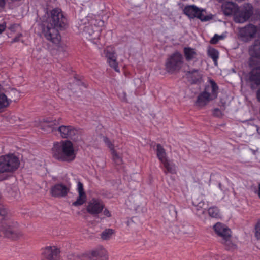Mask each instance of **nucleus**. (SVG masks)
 I'll return each instance as SVG.
<instances>
[{
    "label": "nucleus",
    "mask_w": 260,
    "mask_h": 260,
    "mask_svg": "<svg viewBox=\"0 0 260 260\" xmlns=\"http://www.w3.org/2000/svg\"><path fill=\"white\" fill-rule=\"evenodd\" d=\"M48 22L47 26L43 27L42 32L46 39L57 44L61 39L58 29L65 28L67 19L61 9L55 8L51 11Z\"/></svg>",
    "instance_id": "obj_1"
},
{
    "label": "nucleus",
    "mask_w": 260,
    "mask_h": 260,
    "mask_svg": "<svg viewBox=\"0 0 260 260\" xmlns=\"http://www.w3.org/2000/svg\"><path fill=\"white\" fill-rule=\"evenodd\" d=\"M0 216H2L1 222L0 234L8 238L16 240L23 235L18 224L14 221L11 215L8 212L4 205L0 204Z\"/></svg>",
    "instance_id": "obj_2"
},
{
    "label": "nucleus",
    "mask_w": 260,
    "mask_h": 260,
    "mask_svg": "<svg viewBox=\"0 0 260 260\" xmlns=\"http://www.w3.org/2000/svg\"><path fill=\"white\" fill-rule=\"evenodd\" d=\"M52 154L54 159L67 162L73 161L76 156L73 143L67 140L55 142L52 148Z\"/></svg>",
    "instance_id": "obj_3"
},
{
    "label": "nucleus",
    "mask_w": 260,
    "mask_h": 260,
    "mask_svg": "<svg viewBox=\"0 0 260 260\" xmlns=\"http://www.w3.org/2000/svg\"><path fill=\"white\" fill-rule=\"evenodd\" d=\"M209 82L211 86H205L204 91L197 96L195 104L198 107H204L217 98L219 89L218 85L213 79H210Z\"/></svg>",
    "instance_id": "obj_4"
},
{
    "label": "nucleus",
    "mask_w": 260,
    "mask_h": 260,
    "mask_svg": "<svg viewBox=\"0 0 260 260\" xmlns=\"http://www.w3.org/2000/svg\"><path fill=\"white\" fill-rule=\"evenodd\" d=\"M156 153L158 159L160 162V168L165 174L168 173L176 174L177 166L167 156V154L164 147L160 144L156 145Z\"/></svg>",
    "instance_id": "obj_5"
},
{
    "label": "nucleus",
    "mask_w": 260,
    "mask_h": 260,
    "mask_svg": "<svg viewBox=\"0 0 260 260\" xmlns=\"http://www.w3.org/2000/svg\"><path fill=\"white\" fill-rule=\"evenodd\" d=\"M20 166L19 158L14 153L0 155V174L12 173Z\"/></svg>",
    "instance_id": "obj_6"
},
{
    "label": "nucleus",
    "mask_w": 260,
    "mask_h": 260,
    "mask_svg": "<svg viewBox=\"0 0 260 260\" xmlns=\"http://www.w3.org/2000/svg\"><path fill=\"white\" fill-rule=\"evenodd\" d=\"M213 229L217 236L222 238V243L226 250H234L236 249V245L231 240L232 232L230 228L221 222H217L213 226Z\"/></svg>",
    "instance_id": "obj_7"
},
{
    "label": "nucleus",
    "mask_w": 260,
    "mask_h": 260,
    "mask_svg": "<svg viewBox=\"0 0 260 260\" xmlns=\"http://www.w3.org/2000/svg\"><path fill=\"white\" fill-rule=\"evenodd\" d=\"M182 55L178 51H175L167 59L165 67L167 72L173 73L179 71L183 64Z\"/></svg>",
    "instance_id": "obj_8"
},
{
    "label": "nucleus",
    "mask_w": 260,
    "mask_h": 260,
    "mask_svg": "<svg viewBox=\"0 0 260 260\" xmlns=\"http://www.w3.org/2000/svg\"><path fill=\"white\" fill-rule=\"evenodd\" d=\"M253 14V7L251 4L245 3L238 7L234 20L236 23H243L248 21Z\"/></svg>",
    "instance_id": "obj_9"
},
{
    "label": "nucleus",
    "mask_w": 260,
    "mask_h": 260,
    "mask_svg": "<svg viewBox=\"0 0 260 260\" xmlns=\"http://www.w3.org/2000/svg\"><path fill=\"white\" fill-rule=\"evenodd\" d=\"M96 20H92L90 25L84 27L83 32L85 37L93 43L102 45L100 38L101 29L96 26Z\"/></svg>",
    "instance_id": "obj_10"
},
{
    "label": "nucleus",
    "mask_w": 260,
    "mask_h": 260,
    "mask_svg": "<svg viewBox=\"0 0 260 260\" xmlns=\"http://www.w3.org/2000/svg\"><path fill=\"white\" fill-rule=\"evenodd\" d=\"M258 32L257 26L248 24L239 29V37L245 42H248L256 37Z\"/></svg>",
    "instance_id": "obj_11"
},
{
    "label": "nucleus",
    "mask_w": 260,
    "mask_h": 260,
    "mask_svg": "<svg viewBox=\"0 0 260 260\" xmlns=\"http://www.w3.org/2000/svg\"><path fill=\"white\" fill-rule=\"evenodd\" d=\"M183 11L184 14L190 19L197 18L202 21H206L209 20L207 16H204L203 14L202 11L195 6H186Z\"/></svg>",
    "instance_id": "obj_12"
},
{
    "label": "nucleus",
    "mask_w": 260,
    "mask_h": 260,
    "mask_svg": "<svg viewBox=\"0 0 260 260\" xmlns=\"http://www.w3.org/2000/svg\"><path fill=\"white\" fill-rule=\"evenodd\" d=\"M70 190L69 185L60 182L52 186L50 189V194L53 197L60 198L66 197Z\"/></svg>",
    "instance_id": "obj_13"
},
{
    "label": "nucleus",
    "mask_w": 260,
    "mask_h": 260,
    "mask_svg": "<svg viewBox=\"0 0 260 260\" xmlns=\"http://www.w3.org/2000/svg\"><path fill=\"white\" fill-rule=\"evenodd\" d=\"M104 53L107 58V62L110 67L112 68L116 72L119 73L120 68L117 62L116 53L114 47L109 46L104 49Z\"/></svg>",
    "instance_id": "obj_14"
},
{
    "label": "nucleus",
    "mask_w": 260,
    "mask_h": 260,
    "mask_svg": "<svg viewBox=\"0 0 260 260\" xmlns=\"http://www.w3.org/2000/svg\"><path fill=\"white\" fill-rule=\"evenodd\" d=\"M58 131L62 138H69L73 140H76L80 134V132L72 126L62 125L58 128Z\"/></svg>",
    "instance_id": "obj_15"
},
{
    "label": "nucleus",
    "mask_w": 260,
    "mask_h": 260,
    "mask_svg": "<svg viewBox=\"0 0 260 260\" xmlns=\"http://www.w3.org/2000/svg\"><path fill=\"white\" fill-rule=\"evenodd\" d=\"M104 207L105 205L102 200L93 198L88 202L86 210L89 214L95 215L100 213L103 210Z\"/></svg>",
    "instance_id": "obj_16"
},
{
    "label": "nucleus",
    "mask_w": 260,
    "mask_h": 260,
    "mask_svg": "<svg viewBox=\"0 0 260 260\" xmlns=\"http://www.w3.org/2000/svg\"><path fill=\"white\" fill-rule=\"evenodd\" d=\"M60 250L55 246H47L42 249V260H58Z\"/></svg>",
    "instance_id": "obj_17"
},
{
    "label": "nucleus",
    "mask_w": 260,
    "mask_h": 260,
    "mask_svg": "<svg viewBox=\"0 0 260 260\" xmlns=\"http://www.w3.org/2000/svg\"><path fill=\"white\" fill-rule=\"evenodd\" d=\"M90 260H108V253L106 249L99 246L91 250L88 254Z\"/></svg>",
    "instance_id": "obj_18"
},
{
    "label": "nucleus",
    "mask_w": 260,
    "mask_h": 260,
    "mask_svg": "<svg viewBox=\"0 0 260 260\" xmlns=\"http://www.w3.org/2000/svg\"><path fill=\"white\" fill-rule=\"evenodd\" d=\"M249 54L250 56L249 65L250 67L255 66L253 58L260 60V41H255L249 48Z\"/></svg>",
    "instance_id": "obj_19"
},
{
    "label": "nucleus",
    "mask_w": 260,
    "mask_h": 260,
    "mask_svg": "<svg viewBox=\"0 0 260 260\" xmlns=\"http://www.w3.org/2000/svg\"><path fill=\"white\" fill-rule=\"evenodd\" d=\"M103 141L107 146L110 149L112 156V159L114 163L117 166L121 165L122 164V159L114 149L113 144L106 137H103Z\"/></svg>",
    "instance_id": "obj_20"
},
{
    "label": "nucleus",
    "mask_w": 260,
    "mask_h": 260,
    "mask_svg": "<svg viewBox=\"0 0 260 260\" xmlns=\"http://www.w3.org/2000/svg\"><path fill=\"white\" fill-rule=\"evenodd\" d=\"M238 7V5L234 2H226L222 4L221 10L225 15H233L234 18Z\"/></svg>",
    "instance_id": "obj_21"
},
{
    "label": "nucleus",
    "mask_w": 260,
    "mask_h": 260,
    "mask_svg": "<svg viewBox=\"0 0 260 260\" xmlns=\"http://www.w3.org/2000/svg\"><path fill=\"white\" fill-rule=\"evenodd\" d=\"M248 81L252 84L260 85V66L251 69L248 74Z\"/></svg>",
    "instance_id": "obj_22"
},
{
    "label": "nucleus",
    "mask_w": 260,
    "mask_h": 260,
    "mask_svg": "<svg viewBox=\"0 0 260 260\" xmlns=\"http://www.w3.org/2000/svg\"><path fill=\"white\" fill-rule=\"evenodd\" d=\"M77 191L79 196L76 201L72 204L73 206L76 207L82 205L86 201V195L84 190L83 184L80 181L77 183Z\"/></svg>",
    "instance_id": "obj_23"
},
{
    "label": "nucleus",
    "mask_w": 260,
    "mask_h": 260,
    "mask_svg": "<svg viewBox=\"0 0 260 260\" xmlns=\"http://www.w3.org/2000/svg\"><path fill=\"white\" fill-rule=\"evenodd\" d=\"M60 119L53 120L52 118H47L43 119L41 123V128L47 131V132H53L55 129L54 126L58 125L59 124Z\"/></svg>",
    "instance_id": "obj_24"
},
{
    "label": "nucleus",
    "mask_w": 260,
    "mask_h": 260,
    "mask_svg": "<svg viewBox=\"0 0 260 260\" xmlns=\"http://www.w3.org/2000/svg\"><path fill=\"white\" fill-rule=\"evenodd\" d=\"M185 76L188 81L191 84L199 82L202 79V75L199 71L194 69L187 71Z\"/></svg>",
    "instance_id": "obj_25"
},
{
    "label": "nucleus",
    "mask_w": 260,
    "mask_h": 260,
    "mask_svg": "<svg viewBox=\"0 0 260 260\" xmlns=\"http://www.w3.org/2000/svg\"><path fill=\"white\" fill-rule=\"evenodd\" d=\"M183 53L187 61L192 60L196 58L197 55L195 49L189 47H185L183 48Z\"/></svg>",
    "instance_id": "obj_26"
},
{
    "label": "nucleus",
    "mask_w": 260,
    "mask_h": 260,
    "mask_svg": "<svg viewBox=\"0 0 260 260\" xmlns=\"http://www.w3.org/2000/svg\"><path fill=\"white\" fill-rule=\"evenodd\" d=\"M12 102L10 99H8L4 93H0V113L7 108Z\"/></svg>",
    "instance_id": "obj_27"
},
{
    "label": "nucleus",
    "mask_w": 260,
    "mask_h": 260,
    "mask_svg": "<svg viewBox=\"0 0 260 260\" xmlns=\"http://www.w3.org/2000/svg\"><path fill=\"white\" fill-rule=\"evenodd\" d=\"M208 55L211 58L215 65L217 64V60L219 58V52L214 48H210L208 51Z\"/></svg>",
    "instance_id": "obj_28"
},
{
    "label": "nucleus",
    "mask_w": 260,
    "mask_h": 260,
    "mask_svg": "<svg viewBox=\"0 0 260 260\" xmlns=\"http://www.w3.org/2000/svg\"><path fill=\"white\" fill-rule=\"evenodd\" d=\"M115 231L112 229H106L101 234V238L104 240H108L114 234Z\"/></svg>",
    "instance_id": "obj_29"
},
{
    "label": "nucleus",
    "mask_w": 260,
    "mask_h": 260,
    "mask_svg": "<svg viewBox=\"0 0 260 260\" xmlns=\"http://www.w3.org/2000/svg\"><path fill=\"white\" fill-rule=\"evenodd\" d=\"M208 214L210 217L218 218L220 216L219 209L215 206L210 207L208 209Z\"/></svg>",
    "instance_id": "obj_30"
},
{
    "label": "nucleus",
    "mask_w": 260,
    "mask_h": 260,
    "mask_svg": "<svg viewBox=\"0 0 260 260\" xmlns=\"http://www.w3.org/2000/svg\"><path fill=\"white\" fill-rule=\"evenodd\" d=\"M205 260H231L230 258L225 255L221 256L210 254L208 256L205 257Z\"/></svg>",
    "instance_id": "obj_31"
},
{
    "label": "nucleus",
    "mask_w": 260,
    "mask_h": 260,
    "mask_svg": "<svg viewBox=\"0 0 260 260\" xmlns=\"http://www.w3.org/2000/svg\"><path fill=\"white\" fill-rule=\"evenodd\" d=\"M223 39V37L222 36H219L217 34L214 35L213 37L210 40V43L212 44H216L218 43V42Z\"/></svg>",
    "instance_id": "obj_32"
},
{
    "label": "nucleus",
    "mask_w": 260,
    "mask_h": 260,
    "mask_svg": "<svg viewBox=\"0 0 260 260\" xmlns=\"http://www.w3.org/2000/svg\"><path fill=\"white\" fill-rule=\"evenodd\" d=\"M255 236L258 240L260 241V220H259L255 226Z\"/></svg>",
    "instance_id": "obj_33"
},
{
    "label": "nucleus",
    "mask_w": 260,
    "mask_h": 260,
    "mask_svg": "<svg viewBox=\"0 0 260 260\" xmlns=\"http://www.w3.org/2000/svg\"><path fill=\"white\" fill-rule=\"evenodd\" d=\"M213 114L215 116L218 117L221 114V112L218 108H215L213 111Z\"/></svg>",
    "instance_id": "obj_34"
},
{
    "label": "nucleus",
    "mask_w": 260,
    "mask_h": 260,
    "mask_svg": "<svg viewBox=\"0 0 260 260\" xmlns=\"http://www.w3.org/2000/svg\"><path fill=\"white\" fill-rule=\"evenodd\" d=\"M193 203L198 208H203L205 205V203L203 201H200L198 203H196L195 202L193 201Z\"/></svg>",
    "instance_id": "obj_35"
},
{
    "label": "nucleus",
    "mask_w": 260,
    "mask_h": 260,
    "mask_svg": "<svg viewBox=\"0 0 260 260\" xmlns=\"http://www.w3.org/2000/svg\"><path fill=\"white\" fill-rule=\"evenodd\" d=\"M22 36V34H20L16 36L12 41V43L19 42L20 40V38Z\"/></svg>",
    "instance_id": "obj_36"
},
{
    "label": "nucleus",
    "mask_w": 260,
    "mask_h": 260,
    "mask_svg": "<svg viewBox=\"0 0 260 260\" xmlns=\"http://www.w3.org/2000/svg\"><path fill=\"white\" fill-rule=\"evenodd\" d=\"M103 214L104 215L108 217H109L111 216V213L107 209H105L103 211Z\"/></svg>",
    "instance_id": "obj_37"
},
{
    "label": "nucleus",
    "mask_w": 260,
    "mask_h": 260,
    "mask_svg": "<svg viewBox=\"0 0 260 260\" xmlns=\"http://www.w3.org/2000/svg\"><path fill=\"white\" fill-rule=\"evenodd\" d=\"M6 29V24L0 25V34L2 33Z\"/></svg>",
    "instance_id": "obj_38"
},
{
    "label": "nucleus",
    "mask_w": 260,
    "mask_h": 260,
    "mask_svg": "<svg viewBox=\"0 0 260 260\" xmlns=\"http://www.w3.org/2000/svg\"><path fill=\"white\" fill-rule=\"evenodd\" d=\"M256 98L258 101L260 102V88L256 92Z\"/></svg>",
    "instance_id": "obj_39"
},
{
    "label": "nucleus",
    "mask_w": 260,
    "mask_h": 260,
    "mask_svg": "<svg viewBox=\"0 0 260 260\" xmlns=\"http://www.w3.org/2000/svg\"><path fill=\"white\" fill-rule=\"evenodd\" d=\"M257 194L259 198L260 199V183L258 184V190L257 191Z\"/></svg>",
    "instance_id": "obj_40"
},
{
    "label": "nucleus",
    "mask_w": 260,
    "mask_h": 260,
    "mask_svg": "<svg viewBox=\"0 0 260 260\" xmlns=\"http://www.w3.org/2000/svg\"><path fill=\"white\" fill-rule=\"evenodd\" d=\"M98 24L99 26H102V25H103V24H104V21H99L98 22Z\"/></svg>",
    "instance_id": "obj_41"
},
{
    "label": "nucleus",
    "mask_w": 260,
    "mask_h": 260,
    "mask_svg": "<svg viewBox=\"0 0 260 260\" xmlns=\"http://www.w3.org/2000/svg\"><path fill=\"white\" fill-rule=\"evenodd\" d=\"M11 92H12L14 93H15L17 92V90L15 89H12Z\"/></svg>",
    "instance_id": "obj_42"
},
{
    "label": "nucleus",
    "mask_w": 260,
    "mask_h": 260,
    "mask_svg": "<svg viewBox=\"0 0 260 260\" xmlns=\"http://www.w3.org/2000/svg\"><path fill=\"white\" fill-rule=\"evenodd\" d=\"M257 27V29H258V31H259L260 32V24H259V25Z\"/></svg>",
    "instance_id": "obj_43"
},
{
    "label": "nucleus",
    "mask_w": 260,
    "mask_h": 260,
    "mask_svg": "<svg viewBox=\"0 0 260 260\" xmlns=\"http://www.w3.org/2000/svg\"><path fill=\"white\" fill-rule=\"evenodd\" d=\"M2 91V86L0 84V92Z\"/></svg>",
    "instance_id": "obj_44"
},
{
    "label": "nucleus",
    "mask_w": 260,
    "mask_h": 260,
    "mask_svg": "<svg viewBox=\"0 0 260 260\" xmlns=\"http://www.w3.org/2000/svg\"><path fill=\"white\" fill-rule=\"evenodd\" d=\"M124 93V98H123V100H126V98H125V93Z\"/></svg>",
    "instance_id": "obj_45"
},
{
    "label": "nucleus",
    "mask_w": 260,
    "mask_h": 260,
    "mask_svg": "<svg viewBox=\"0 0 260 260\" xmlns=\"http://www.w3.org/2000/svg\"><path fill=\"white\" fill-rule=\"evenodd\" d=\"M6 179V178H3L2 180H5Z\"/></svg>",
    "instance_id": "obj_46"
}]
</instances>
